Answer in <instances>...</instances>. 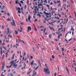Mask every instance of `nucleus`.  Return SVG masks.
<instances>
[{
    "mask_svg": "<svg viewBox=\"0 0 76 76\" xmlns=\"http://www.w3.org/2000/svg\"><path fill=\"white\" fill-rule=\"evenodd\" d=\"M44 71L46 75H48L50 73L48 68L45 69H44Z\"/></svg>",
    "mask_w": 76,
    "mask_h": 76,
    "instance_id": "1",
    "label": "nucleus"
},
{
    "mask_svg": "<svg viewBox=\"0 0 76 76\" xmlns=\"http://www.w3.org/2000/svg\"><path fill=\"white\" fill-rule=\"evenodd\" d=\"M33 65L34 66V67L33 68L35 70H37L38 69V66L36 68L35 66H37V64H34Z\"/></svg>",
    "mask_w": 76,
    "mask_h": 76,
    "instance_id": "2",
    "label": "nucleus"
},
{
    "mask_svg": "<svg viewBox=\"0 0 76 76\" xmlns=\"http://www.w3.org/2000/svg\"><path fill=\"white\" fill-rule=\"evenodd\" d=\"M13 23H11V25L12 26H16V24H15V22L14 21L13 19H12Z\"/></svg>",
    "mask_w": 76,
    "mask_h": 76,
    "instance_id": "3",
    "label": "nucleus"
},
{
    "mask_svg": "<svg viewBox=\"0 0 76 76\" xmlns=\"http://www.w3.org/2000/svg\"><path fill=\"white\" fill-rule=\"evenodd\" d=\"M43 13H44L45 15H48V16H49V15H51V13H50V12L46 13V12H45V11H44L43 12Z\"/></svg>",
    "mask_w": 76,
    "mask_h": 76,
    "instance_id": "4",
    "label": "nucleus"
},
{
    "mask_svg": "<svg viewBox=\"0 0 76 76\" xmlns=\"http://www.w3.org/2000/svg\"><path fill=\"white\" fill-rule=\"evenodd\" d=\"M31 26H28V28H27V32H29V31H31Z\"/></svg>",
    "mask_w": 76,
    "mask_h": 76,
    "instance_id": "5",
    "label": "nucleus"
},
{
    "mask_svg": "<svg viewBox=\"0 0 76 76\" xmlns=\"http://www.w3.org/2000/svg\"><path fill=\"white\" fill-rule=\"evenodd\" d=\"M4 64H2V67L1 68V71H3V68L4 67Z\"/></svg>",
    "mask_w": 76,
    "mask_h": 76,
    "instance_id": "6",
    "label": "nucleus"
},
{
    "mask_svg": "<svg viewBox=\"0 0 76 76\" xmlns=\"http://www.w3.org/2000/svg\"><path fill=\"white\" fill-rule=\"evenodd\" d=\"M37 75V72H35V71L34 70H33V76H35Z\"/></svg>",
    "mask_w": 76,
    "mask_h": 76,
    "instance_id": "7",
    "label": "nucleus"
},
{
    "mask_svg": "<svg viewBox=\"0 0 76 76\" xmlns=\"http://www.w3.org/2000/svg\"><path fill=\"white\" fill-rule=\"evenodd\" d=\"M31 18V17L30 16V15H29L28 17V20L30 22H31V20H30Z\"/></svg>",
    "mask_w": 76,
    "mask_h": 76,
    "instance_id": "8",
    "label": "nucleus"
},
{
    "mask_svg": "<svg viewBox=\"0 0 76 76\" xmlns=\"http://www.w3.org/2000/svg\"><path fill=\"white\" fill-rule=\"evenodd\" d=\"M15 61H12L10 63V64H14V63H15Z\"/></svg>",
    "mask_w": 76,
    "mask_h": 76,
    "instance_id": "9",
    "label": "nucleus"
},
{
    "mask_svg": "<svg viewBox=\"0 0 76 76\" xmlns=\"http://www.w3.org/2000/svg\"><path fill=\"white\" fill-rule=\"evenodd\" d=\"M13 66L15 68H16V66H18V65L16 64L15 65V64H13Z\"/></svg>",
    "mask_w": 76,
    "mask_h": 76,
    "instance_id": "10",
    "label": "nucleus"
},
{
    "mask_svg": "<svg viewBox=\"0 0 76 76\" xmlns=\"http://www.w3.org/2000/svg\"><path fill=\"white\" fill-rule=\"evenodd\" d=\"M12 64H11L9 66H7V68L9 69V68H10V67H11L12 66Z\"/></svg>",
    "mask_w": 76,
    "mask_h": 76,
    "instance_id": "11",
    "label": "nucleus"
},
{
    "mask_svg": "<svg viewBox=\"0 0 76 76\" xmlns=\"http://www.w3.org/2000/svg\"><path fill=\"white\" fill-rule=\"evenodd\" d=\"M60 37H62V34H60L59 35H58V38L60 39Z\"/></svg>",
    "mask_w": 76,
    "mask_h": 76,
    "instance_id": "12",
    "label": "nucleus"
},
{
    "mask_svg": "<svg viewBox=\"0 0 76 76\" xmlns=\"http://www.w3.org/2000/svg\"><path fill=\"white\" fill-rule=\"evenodd\" d=\"M6 20H7V21H10V20H10V18H7Z\"/></svg>",
    "mask_w": 76,
    "mask_h": 76,
    "instance_id": "13",
    "label": "nucleus"
},
{
    "mask_svg": "<svg viewBox=\"0 0 76 76\" xmlns=\"http://www.w3.org/2000/svg\"><path fill=\"white\" fill-rule=\"evenodd\" d=\"M34 63V60H33L31 62V65H33Z\"/></svg>",
    "mask_w": 76,
    "mask_h": 76,
    "instance_id": "14",
    "label": "nucleus"
},
{
    "mask_svg": "<svg viewBox=\"0 0 76 76\" xmlns=\"http://www.w3.org/2000/svg\"><path fill=\"white\" fill-rule=\"evenodd\" d=\"M50 29H51V30L53 31H54V29L53 27H51V28H50Z\"/></svg>",
    "mask_w": 76,
    "mask_h": 76,
    "instance_id": "15",
    "label": "nucleus"
},
{
    "mask_svg": "<svg viewBox=\"0 0 76 76\" xmlns=\"http://www.w3.org/2000/svg\"><path fill=\"white\" fill-rule=\"evenodd\" d=\"M7 32H8V33H9V32H10V31H9V28H7Z\"/></svg>",
    "mask_w": 76,
    "mask_h": 76,
    "instance_id": "16",
    "label": "nucleus"
},
{
    "mask_svg": "<svg viewBox=\"0 0 76 76\" xmlns=\"http://www.w3.org/2000/svg\"><path fill=\"white\" fill-rule=\"evenodd\" d=\"M71 31H75V29L73 28H71Z\"/></svg>",
    "mask_w": 76,
    "mask_h": 76,
    "instance_id": "17",
    "label": "nucleus"
},
{
    "mask_svg": "<svg viewBox=\"0 0 76 76\" xmlns=\"http://www.w3.org/2000/svg\"><path fill=\"white\" fill-rule=\"evenodd\" d=\"M15 34H18V32L17 31H15Z\"/></svg>",
    "mask_w": 76,
    "mask_h": 76,
    "instance_id": "18",
    "label": "nucleus"
},
{
    "mask_svg": "<svg viewBox=\"0 0 76 76\" xmlns=\"http://www.w3.org/2000/svg\"><path fill=\"white\" fill-rule=\"evenodd\" d=\"M38 61V62H39V64L40 66H41V63H40V61H39V60Z\"/></svg>",
    "mask_w": 76,
    "mask_h": 76,
    "instance_id": "19",
    "label": "nucleus"
},
{
    "mask_svg": "<svg viewBox=\"0 0 76 76\" xmlns=\"http://www.w3.org/2000/svg\"><path fill=\"white\" fill-rule=\"evenodd\" d=\"M37 16H39V18H41V16L39 14H37Z\"/></svg>",
    "mask_w": 76,
    "mask_h": 76,
    "instance_id": "20",
    "label": "nucleus"
},
{
    "mask_svg": "<svg viewBox=\"0 0 76 76\" xmlns=\"http://www.w3.org/2000/svg\"><path fill=\"white\" fill-rule=\"evenodd\" d=\"M29 54H27V58L28 59H29Z\"/></svg>",
    "mask_w": 76,
    "mask_h": 76,
    "instance_id": "21",
    "label": "nucleus"
},
{
    "mask_svg": "<svg viewBox=\"0 0 76 76\" xmlns=\"http://www.w3.org/2000/svg\"><path fill=\"white\" fill-rule=\"evenodd\" d=\"M6 42H7V43H9V40H7H7H6Z\"/></svg>",
    "mask_w": 76,
    "mask_h": 76,
    "instance_id": "22",
    "label": "nucleus"
},
{
    "mask_svg": "<svg viewBox=\"0 0 76 76\" xmlns=\"http://www.w3.org/2000/svg\"><path fill=\"white\" fill-rule=\"evenodd\" d=\"M45 69L48 68V67H47V64H45Z\"/></svg>",
    "mask_w": 76,
    "mask_h": 76,
    "instance_id": "23",
    "label": "nucleus"
},
{
    "mask_svg": "<svg viewBox=\"0 0 76 76\" xmlns=\"http://www.w3.org/2000/svg\"><path fill=\"white\" fill-rule=\"evenodd\" d=\"M65 41H66V43H68V41H67V40L66 39H65Z\"/></svg>",
    "mask_w": 76,
    "mask_h": 76,
    "instance_id": "24",
    "label": "nucleus"
},
{
    "mask_svg": "<svg viewBox=\"0 0 76 76\" xmlns=\"http://www.w3.org/2000/svg\"><path fill=\"white\" fill-rule=\"evenodd\" d=\"M66 70L67 72H68V74H69V69H68L67 68H66Z\"/></svg>",
    "mask_w": 76,
    "mask_h": 76,
    "instance_id": "25",
    "label": "nucleus"
},
{
    "mask_svg": "<svg viewBox=\"0 0 76 76\" xmlns=\"http://www.w3.org/2000/svg\"><path fill=\"white\" fill-rule=\"evenodd\" d=\"M18 13H21V12H20V10H18Z\"/></svg>",
    "mask_w": 76,
    "mask_h": 76,
    "instance_id": "26",
    "label": "nucleus"
},
{
    "mask_svg": "<svg viewBox=\"0 0 76 76\" xmlns=\"http://www.w3.org/2000/svg\"><path fill=\"white\" fill-rule=\"evenodd\" d=\"M52 58H53V59H54V58H55V57H54V55H53L52 56Z\"/></svg>",
    "mask_w": 76,
    "mask_h": 76,
    "instance_id": "27",
    "label": "nucleus"
},
{
    "mask_svg": "<svg viewBox=\"0 0 76 76\" xmlns=\"http://www.w3.org/2000/svg\"><path fill=\"white\" fill-rule=\"evenodd\" d=\"M48 23L50 24V25H53V24L52 23H50V22H49Z\"/></svg>",
    "mask_w": 76,
    "mask_h": 76,
    "instance_id": "28",
    "label": "nucleus"
},
{
    "mask_svg": "<svg viewBox=\"0 0 76 76\" xmlns=\"http://www.w3.org/2000/svg\"><path fill=\"white\" fill-rule=\"evenodd\" d=\"M34 30H35V31H36V32H37V28H36L35 27Z\"/></svg>",
    "mask_w": 76,
    "mask_h": 76,
    "instance_id": "29",
    "label": "nucleus"
},
{
    "mask_svg": "<svg viewBox=\"0 0 76 76\" xmlns=\"http://www.w3.org/2000/svg\"><path fill=\"white\" fill-rule=\"evenodd\" d=\"M18 31H20V32H22V30H20L19 29H18Z\"/></svg>",
    "mask_w": 76,
    "mask_h": 76,
    "instance_id": "30",
    "label": "nucleus"
},
{
    "mask_svg": "<svg viewBox=\"0 0 76 76\" xmlns=\"http://www.w3.org/2000/svg\"><path fill=\"white\" fill-rule=\"evenodd\" d=\"M71 3H73H73H74L73 1L72 0H71Z\"/></svg>",
    "mask_w": 76,
    "mask_h": 76,
    "instance_id": "31",
    "label": "nucleus"
},
{
    "mask_svg": "<svg viewBox=\"0 0 76 76\" xmlns=\"http://www.w3.org/2000/svg\"><path fill=\"white\" fill-rule=\"evenodd\" d=\"M13 59H14V56H12L11 60H13Z\"/></svg>",
    "mask_w": 76,
    "mask_h": 76,
    "instance_id": "32",
    "label": "nucleus"
},
{
    "mask_svg": "<svg viewBox=\"0 0 76 76\" xmlns=\"http://www.w3.org/2000/svg\"><path fill=\"white\" fill-rule=\"evenodd\" d=\"M54 76H57V73H54Z\"/></svg>",
    "mask_w": 76,
    "mask_h": 76,
    "instance_id": "33",
    "label": "nucleus"
},
{
    "mask_svg": "<svg viewBox=\"0 0 76 76\" xmlns=\"http://www.w3.org/2000/svg\"><path fill=\"white\" fill-rule=\"evenodd\" d=\"M51 36H52L51 34H50L49 35V37L50 38H51Z\"/></svg>",
    "mask_w": 76,
    "mask_h": 76,
    "instance_id": "34",
    "label": "nucleus"
},
{
    "mask_svg": "<svg viewBox=\"0 0 76 76\" xmlns=\"http://www.w3.org/2000/svg\"><path fill=\"white\" fill-rule=\"evenodd\" d=\"M18 10H19V11L20 10V8H19V7H18Z\"/></svg>",
    "mask_w": 76,
    "mask_h": 76,
    "instance_id": "35",
    "label": "nucleus"
},
{
    "mask_svg": "<svg viewBox=\"0 0 76 76\" xmlns=\"http://www.w3.org/2000/svg\"><path fill=\"white\" fill-rule=\"evenodd\" d=\"M64 48H62V51H64Z\"/></svg>",
    "mask_w": 76,
    "mask_h": 76,
    "instance_id": "36",
    "label": "nucleus"
},
{
    "mask_svg": "<svg viewBox=\"0 0 76 76\" xmlns=\"http://www.w3.org/2000/svg\"><path fill=\"white\" fill-rule=\"evenodd\" d=\"M71 22L72 23H73V21L71 19Z\"/></svg>",
    "mask_w": 76,
    "mask_h": 76,
    "instance_id": "37",
    "label": "nucleus"
},
{
    "mask_svg": "<svg viewBox=\"0 0 76 76\" xmlns=\"http://www.w3.org/2000/svg\"><path fill=\"white\" fill-rule=\"evenodd\" d=\"M20 2L22 4H23V2L22 1H21Z\"/></svg>",
    "mask_w": 76,
    "mask_h": 76,
    "instance_id": "38",
    "label": "nucleus"
},
{
    "mask_svg": "<svg viewBox=\"0 0 76 76\" xmlns=\"http://www.w3.org/2000/svg\"><path fill=\"white\" fill-rule=\"evenodd\" d=\"M2 48H4V49L6 47L4 46H2Z\"/></svg>",
    "mask_w": 76,
    "mask_h": 76,
    "instance_id": "39",
    "label": "nucleus"
},
{
    "mask_svg": "<svg viewBox=\"0 0 76 76\" xmlns=\"http://www.w3.org/2000/svg\"><path fill=\"white\" fill-rule=\"evenodd\" d=\"M25 55H26V53H25V52H24V56H25Z\"/></svg>",
    "mask_w": 76,
    "mask_h": 76,
    "instance_id": "40",
    "label": "nucleus"
},
{
    "mask_svg": "<svg viewBox=\"0 0 76 76\" xmlns=\"http://www.w3.org/2000/svg\"><path fill=\"white\" fill-rule=\"evenodd\" d=\"M69 19H67L66 20V23H67V22H68V20Z\"/></svg>",
    "mask_w": 76,
    "mask_h": 76,
    "instance_id": "41",
    "label": "nucleus"
},
{
    "mask_svg": "<svg viewBox=\"0 0 76 76\" xmlns=\"http://www.w3.org/2000/svg\"><path fill=\"white\" fill-rule=\"evenodd\" d=\"M74 64L75 66H76V62H75V63H74Z\"/></svg>",
    "mask_w": 76,
    "mask_h": 76,
    "instance_id": "42",
    "label": "nucleus"
},
{
    "mask_svg": "<svg viewBox=\"0 0 76 76\" xmlns=\"http://www.w3.org/2000/svg\"><path fill=\"white\" fill-rule=\"evenodd\" d=\"M10 76H13V74L12 73H11L10 74Z\"/></svg>",
    "mask_w": 76,
    "mask_h": 76,
    "instance_id": "43",
    "label": "nucleus"
},
{
    "mask_svg": "<svg viewBox=\"0 0 76 76\" xmlns=\"http://www.w3.org/2000/svg\"><path fill=\"white\" fill-rule=\"evenodd\" d=\"M45 20H47V18H46V17H45L44 18Z\"/></svg>",
    "mask_w": 76,
    "mask_h": 76,
    "instance_id": "44",
    "label": "nucleus"
},
{
    "mask_svg": "<svg viewBox=\"0 0 76 76\" xmlns=\"http://www.w3.org/2000/svg\"><path fill=\"white\" fill-rule=\"evenodd\" d=\"M30 73H31L30 72H28L27 73V75H29V74Z\"/></svg>",
    "mask_w": 76,
    "mask_h": 76,
    "instance_id": "45",
    "label": "nucleus"
},
{
    "mask_svg": "<svg viewBox=\"0 0 76 76\" xmlns=\"http://www.w3.org/2000/svg\"><path fill=\"white\" fill-rule=\"evenodd\" d=\"M31 59H33V56H31Z\"/></svg>",
    "mask_w": 76,
    "mask_h": 76,
    "instance_id": "46",
    "label": "nucleus"
},
{
    "mask_svg": "<svg viewBox=\"0 0 76 76\" xmlns=\"http://www.w3.org/2000/svg\"><path fill=\"white\" fill-rule=\"evenodd\" d=\"M10 34H9L8 35V38H9V37H10Z\"/></svg>",
    "mask_w": 76,
    "mask_h": 76,
    "instance_id": "47",
    "label": "nucleus"
},
{
    "mask_svg": "<svg viewBox=\"0 0 76 76\" xmlns=\"http://www.w3.org/2000/svg\"><path fill=\"white\" fill-rule=\"evenodd\" d=\"M46 6L47 7H50V6L48 5H46Z\"/></svg>",
    "mask_w": 76,
    "mask_h": 76,
    "instance_id": "48",
    "label": "nucleus"
},
{
    "mask_svg": "<svg viewBox=\"0 0 76 76\" xmlns=\"http://www.w3.org/2000/svg\"><path fill=\"white\" fill-rule=\"evenodd\" d=\"M72 35H73V34H74V31H72Z\"/></svg>",
    "mask_w": 76,
    "mask_h": 76,
    "instance_id": "49",
    "label": "nucleus"
},
{
    "mask_svg": "<svg viewBox=\"0 0 76 76\" xmlns=\"http://www.w3.org/2000/svg\"><path fill=\"white\" fill-rule=\"evenodd\" d=\"M56 49H57V50H59V48H58H58H56Z\"/></svg>",
    "mask_w": 76,
    "mask_h": 76,
    "instance_id": "50",
    "label": "nucleus"
},
{
    "mask_svg": "<svg viewBox=\"0 0 76 76\" xmlns=\"http://www.w3.org/2000/svg\"><path fill=\"white\" fill-rule=\"evenodd\" d=\"M7 15L8 16H10V14H9V13H8Z\"/></svg>",
    "mask_w": 76,
    "mask_h": 76,
    "instance_id": "51",
    "label": "nucleus"
},
{
    "mask_svg": "<svg viewBox=\"0 0 76 76\" xmlns=\"http://www.w3.org/2000/svg\"><path fill=\"white\" fill-rule=\"evenodd\" d=\"M56 34L57 35H59V32H56Z\"/></svg>",
    "mask_w": 76,
    "mask_h": 76,
    "instance_id": "52",
    "label": "nucleus"
},
{
    "mask_svg": "<svg viewBox=\"0 0 76 76\" xmlns=\"http://www.w3.org/2000/svg\"><path fill=\"white\" fill-rule=\"evenodd\" d=\"M35 4H36V6H37V5H38V3H37V2H36Z\"/></svg>",
    "mask_w": 76,
    "mask_h": 76,
    "instance_id": "53",
    "label": "nucleus"
},
{
    "mask_svg": "<svg viewBox=\"0 0 76 76\" xmlns=\"http://www.w3.org/2000/svg\"><path fill=\"white\" fill-rule=\"evenodd\" d=\"M61 28H59L58 29V31H60V30H61Z\"/></svg>",
    "mask_w": 76,
    "mask_h": 76,
    "instance_id": "54",
    "label": "nucleus"
},
{
    "mask_svg": "<svg viewBox=\"0 0 76 76\" xmlns=\"http://www.w3.org/2000/svg\"><path fill=\"white\" fill-rule=\"evenodd\" d=\"M72 40V38L70 39H69L68 41H70Z\"/></svg>",
    "mask_w": 76,
    "mask_h": 76,
    "instance_id": "55",
    "label": "nucleus"
},
{
    "mask_svg": "<svg viewBox=\"0 0 76 76\" xmlns=\"http://www.w3.org/2000/svg\"><path fill=\"white\" fill-rule=\"evenodd\" d=\"M21 41L22 42H23V43H24V42H24V41H23V40H21Z\"/></svg>",
    "mask_w": 76,
    "mask_h": 76,
    "instance_id": "56",
    "label": "nucleus"
},
{
    "mask_svg": "<svg viewBox=\"0 0 76 76\" xmlns=\"http://www.w3.org/2000/svg\"><path fill=\"white\" fill-rule=\"evenodd\" d=\"M19 4L20 6V7H21V6H22V5H21V4H20V3H19Z\"/></svg>",
    "mask_w": 76,
    "mask_h": 76,
    "instance_id": "57",
    "label": "nucleus"
},
{
    "mask_svg": "<svg viewBox=\"0 0 76 76\" xmlns=\"http://www.w3.org/2000/svg\"><path fill=\"white\" fill-rule=\"evenodd\" d=\"M10 47H11V48H12V45L11 44L10 46Z\"/></svg>",
    "mask_w": 76,
    "mask_h": 76,
    "instance_id": "58",
    "label": "nucleus"
},
{
    "mask_svg": "<svg viewBox=\"0 0 76 76\" xmlns=\"http://www.w3.org/2000/svg\"><path fill=\"white\" fill-rule=\"evenodd\" d=\"M44 11H47V10L46 9H44Z\"/></svg>",
    "mask_w": 76,
    "mask_h": 76,
    "instance_id": "59",
    "label": "nucleus"
},
{
    "mask_svg": "<svg viewBox=\"0 0 76 76\" xmlns=\"http://www.w3.org/2000/svg\"><path fill=\"white\" fill-rule=\"evenodd\" d=\"M9 51H10V50H7V53H9Z\"/></svg>",
    "mask_w": 76,
    "mask_h": 76,
    "instance_id": "60",
    "label": "nucleus"
},
{
    "mask_svg": "<svg viewBox=\"0 0 76 76\" xmlns=\"http://www.w3.org/2000/svg\"><path fill=\"white\" fill-rule=\"evenodd\" d=\"M12 31H10V34H11L12 33Z\"/></svg>",
    "mask_w": 76,
    "mask_h": 76,
    "instance_id": "61",
    "label": "nucleus"
},
{
    "mask_svg": "<svg viewBox=\"0 0 76 76\" xmlns=\"http://www.w3.org/2000/svg\"><path fill=\"white\" fill-rule=\"evenodd\" d=\"M46 17H47V18H50V17H49V16H47V15H46Z\"/></svg>",
    "mask_w": 76,
    "mask_h": 76,
    "instance_id": "62",
    "label": "nucleus"
},
{
    "mask_svg": "<svg viewBox=\"0 0 76 76\" xmlns=\"http://www.w3.org/2000/svg\"><path fill=\"white\" fill-rule=\"evenodd\" d=\"M18 40L19 41H20V42L21 41V40H20V39H18Z\"/></svg>",
    "mask_w": 76,
    "mask_h": 76,
    "instance_id": "63",
    "label": "nucleus"
},
{
    "mask_svg": "<svg viewBox=\"0 0 76 76\" xmlns=\"http://www.w3.org/2000/svg\"><path fill=\"white\" fill-rule=\"evenodd\" d=\"M0 76H4V75L1 74V75Z\"/></svg>",
    "mask_w": 76,
    "mask_h": 76,
    "instance_id": "64",
    "label": "nucleus"
}]
</instances>
